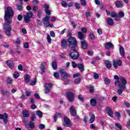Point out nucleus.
Masks as SVG:
<instances>
[{
	"label": "nucleus",
	"mask_w": 130,
	"mask_h": 130,
	"mask_svg": "<svg viewBox=\"0 0 130 130\" xmlns=\"http://www.w3.org/2000/svg\"><path fill=\"white\" fill-rule=\"evenodd\" d=\"M5 22L3 25V27L5 30H12V26L10 25L12 24L13 22V17H14V10L12 8L8 7L6 8L5 11Z\"/></svg>",
	"instance_id": "1"
},
{
	"label": "nucleus",
	"mask_w": 130,
	"mask_h": 130,
	"mask_svg": "<svg viewBox=\"0 0 130 130\" xmlns=\"http://www.w3.org/2000/svg\"><path fill=\"white\" fill-rule=\"evenodd\" d=\"M115 80H117L115 81V85L119 88L117 90L118 95H121L122 92L126 89V84H127V81L124 77H119L117 75H115L114 77Z\"/></svg>",
	"instance_id": "2"
},
{
	"label": "nucleus",
	"mask_w": 130,
	"mask_h": 130,
	"mask_svg": "<svg viewBox=\"0 0 130 130\" xmlns=\"http://www.w3.org/2000/svg\"><path fill=\"white\" fill-rule=\"evenodd\" d=\"M69 56H70L72 59L76 60L78 59V58L80 57V54H79V52L78 51H77V49L73 48L72 49L71 51L69 54Z\"/></svg>",
	"instance_id": "3"
},
{
	"label": "nucleus",
	"mask_w": 130,
	"mask_h": 130,
	"mask_svg": "<svg viewBox=\"0 0 130 130\" xmlns=\"http://www.w3.org/2000/svg\"><path fill=\"white\" fill-rule=\"evenodd\" d=\"M68 42L69 43V46L71 48H75L77 46V40L76 38L74 37H71L67 40Z\"/></svg>",
	"instance_id": "4"
},
{
	"label": "nucleus",
	"mask_w": 130,
	"mask_h": 130,
	"mask_svg": "<svg viewBox=\"0 0 130 130\" xmlns=\"http://www.w3.org/2000/svg\"><path fill=\"white\" fill-rule=\"evenodd\" d=\"M33 16H34L33 12H32L31 11H29L27 12L26 15H25L24 17V20L25 23H29V22L31 21V18H32Z\"/></svg>",
	"instance_id": "5"
},
{
	"label": "nucleus",
	"mask_w": 130,
	"mask_h": 130,
	"mask_svg": "<svg viewBox=\"0 0 130 130\" xmlns=\"http://www.w3.org/2000/svg\"><path fill=\"white\" fill-rule=\"evenodd\" d=\"M66 95L67 97V100L69 102H74L75 100V94L71 92H67L66 93Z\"/></svg>",
	"instance_id": "6"
},
{
	"label": "nucleus",
	"mask_w": 130,
	"mask_h": 130,
	"mask_svg": "<svg viewBox=\"0 0 130 130\" xmlns=\"http://www.w3.org/2000/svg\"><path fill=\"white\" fill-rule=\"evenodd\" d=\"M9 118V115L7 113H4V114H0V119L3 120V122L5 124L8 123V119Z\"/></svg>",
	"instance_id": "7"
},
{
	"label": "nucleus",
	"mask_w": 130,
	"mask_h": 130,
	"mask_svg": "<svg viewBox=\"0 0 130 130\" xmlns=\"http://www.w3.org/2000/svg\"><path fill=\"white\" fill-rule=\"evenodd\" d=\"M113 65L115 69H118V67L122 66V61L121 60H114L113 61Z\"/></svg>",
	"instance_id": "8"
},
{
	"label": "nucleus",
	"mask_w": 130,
	"mask_h": 130,
	"mask_svg": "<svg viewBox=\"0 0 130 130\" xmlns=\"http://www.w3.org/2000/svg\"><path fill=\"white\" fill-rule=\"evenodd\" d=\"M70 113L72 116H76V118H79L78 116H77V112L76 111V109H75V107L71 106L70 108Z\"/></svg>",
	"instance_id": "9"
},
{
	"label": "nucleus",
	"mask_w": 130,
	"mask_h": 130,
	"mask_svg": "<svg viewBox=\"0 0 130 130\" xmlns=\"http://www.w3.org/2000/svg\"><path fill=\"white\" fill-rule=\"evenodd\" d=\"M49 20H50V17L48 15H46V16L43 19V24H44L45 26H47L49 24Z\"/></svg>",
	"instance_id": "10"
},
{
	"label": "nucleus",
	"mask_w": 130,
	"mask_h": 130,
	"mask_svg": "<svg viewBox=\"0 0 130 130\" xmlns=\"http://www.w3.org/2000/svg\"><path fill=\"white\" fill-rule=\"evenodd\" d=\"M64 122L65 124H63V125L66 127H69L71 125V120L68 117H64Z\"/></svg>",
	"instance_id": "11"
},
{
	"label": "nucleus",
	"mask_w": 130,
	"mask_h": 130,
	"mask_svg": "<svg viewBox=\"0 0 130 130\" xmlns=\"http://www.w3.org/2000/svg\"><path fill=\"white\" fill-rule=\"evenodd\" d=\"M6 63L8 67H9V69H10L11 70H13V69H14V66H15L14 61L11 60H8L6 61Z\"/></svg>",
	"instance_id": "12"
},
{
	"label": "nucleus",
	"mask_w": 130,
	"mask_h": 130,
	"mask_svg": "<svg viewBox=\"0 0 130 130\" xmlns=\"http://www.w3.org/2000/svg\"><path fill=\"white\" fill-rule=\"evenodd\" d=\"M106 112L109 116L110 117H113V111L109 108V107H107L106 108Z\"/></svg>",
	"instance_id": "13"
},
{
	"label": "nucleus",
	"mask_w": 130,
	"mask_h": 130,
	"mask_svg": "<svg viewBox=\"0 0 130 130\" xmlns=\"http://www.w3.org/2000/svg\"><path fill=\"white\" fill-rule=\"evenodd\" d=\"M61 46L62 48H63V49H67L68 47V43H67V40H62L61 41Z\"/></svg>",
	"instance_id": "14"
},
{
	"label": "nucleus",
	"mask_w": 130,
	"mask_h": 130,
	"mask_svg": "<svg viewBox=\"0 0 130 130\" xmlns=\"http://www.w3.org/2000/svg\"><path fill=\"white\" fill-rule=\"evenodd\" d=\"M119 53L122 57H124L125 52L124 51V48L121 46L119 47Z\"/></svg>",
	"instance_id": "15"
},
{
	"label": "nucleus",
	"mask_w": 130,
	"mask_h": 130,
	"mask_svg": "<svg viewBox=\"0 0 130 130\" xmlns=\"http://www.w3.org/2000/svg\"><path fill=\"white\" fill-rule=\"evenodd\" d=\"M107 24L109 25V26H112L114 24V22L113 21V19L111 18H108L106 19Z\"/></svg>",
	"instance_id": "16"
},
{
	"label": "nucleus",
	"mask_w": 130,
	"mask_h": 130,
	"mask_svg": "<svg viewBox=\"0 0 130 130\" xmlns=\"http://www.w3.org/2000/svg\"><path fill=\"white\" fill-rule=\"evenodd\" d=\"M81 47L83 49H86L87 48V42L86 40H82L81 41Z\"/></svg>",
	"instance_id": "17"
},
{
	"label": "nucleus",
	"mask_w": 130,
	"mask_h": 130,
	"mask_svg": "<svg viewBox=\"0 0 130 130\" xmlns=\"http://www.w3.org/2000/svg\"><path fill=\"white\" fill-rule=\"evenodd\" d=\"M1 93L3 96H6L7 97H10L11 94H10V91L6 90L5 91L4 90H2Z\"/></svg>",
	"instance_id": "18"
},
{
	"label": "nucleus",
	"mask_w": 130,
	"mask_h": 130,
	"mask_svg": "<svg viewBox=\"0 0 130 130\" xmlns=\"http://www.w3.org/2000/svg\"><path fill=\"white\" fill-rule=\"evenodd\" d=\"M89 116L90 117V123H93V121H95V115L93 114V113L90 112L89 113Z\"/></svg>",
	"instance_id": "19"
},
{
	"label": "nucleus",
	"mask_w": 130,
	"mask_h": 130,
	"mask_svg": "<svg viewBox=\"0 0 130 130\" xmlns=\"http://www.w3.org/2000/svg\"><path fill=\"white\" fill-rule=\"evenodd\" d=\"M115 6L117 8H122V7H123L122 1H116Z\"/></svg>",
	"instance_id": "20"
},
{
	"label": "nucleus",
	"mask_w": 130,
	"mask_h": 130,
	"mask_svg": "<svg viewBox=\"0 0 130 130\" xmlns=\"http://www.w3.org/2000/svg\"><path fill=\"white\" fill-rule=\"evenodd\" d=\"M114 47V45H113L111 42H108L107 44L105 45V48L106 49H109V48H113Z\"/></svg>",
	"instance_id": "21"
},
{
	"label": "nucleus",
	"mask_w": 130,
	"mask_h": 130,
	"mask_svg": "<svg viewBox=\"0 0 130 130\" xmlns=\"http://www.w3.org/2000/svg\"><path fill=\"white\" fill-rule=\"evenodd\" d=\"M22 114L23 115V117H28L30 115L29 111L27 110H23L22 111Z\"/></svg>",
	"instance_id": "22"
},
{
	"label": "nucleus",
	"mask_w": 130,
	"mask_h": 130,
	"mask_svg": "<svg viewBox=\"0 0 130 130\" xmlns=\"http://www.w3.org/2000/svg\"><path fill=\"white\" fill-rule=\"evenodd\" d=\"M77 68H78L79 71L83 73L84 72V65L82 63H78Z\"/></svg>",
	"instance_id": "23"
},
{
	"label": "nucleus",
	"mask_w": 130,
	"mask_h": 130,
	"mask_svg": "<svg viewBox=\"0 0 130 130\" xmlns=\"http://www.w3.org/2000/svg\"><path fill=\"white\" fill-rule=\"evenodd\" d=\"M105 64L106 67L107 69H111V62H110V61H108V60H106L105 61Z\"/></svg>",
	"instance_id": "24"
},
{
	"label": "nucleus",
	"mask_w": 130,
	"mask_h": 130,
	"mask_svg": "<svg viewBox=\"0 0 130 130\" xmlns=\"http://www.w3.org/2000/svg\"><path fill=\"white\" fill-rule=\"evenodd\" d=\"M78 37L79 39H80L81 41V40H84V34H83V32L82 31H79L78 33Z\"/></svg>",
	"instance_id": "25"
},
{
	"label": "nucleus",
	"mask_w": 130,
	"mask_h": 130,
	"mask_svg": "<svg viewBox=\"0 0 130 130\" xmlns=\"http://www.w3.org/2000/svg\"><path fill=\"white\" fill-rule=\"evenodd\" d=\"M29 126L31 129H29V128H28V130H33L32 128L35 127V123L33 122V121H30L29 122Z\"/></svg>",
	"instance_id": "26"
},
{
	"label": "nucleus",
	"mask_w": 130,
	"mask_h": 130,
	"mask_svg": "<svg viewBox=\"0 0 130 130\" xmlns=\"http://www.w3.org/2000/svg\"><path fill=\"white\" fill-rule=\"evenodd\" d=\"M90 104L92 106H95L97 105V101L95 99H92L90 100Z\"/></svg>",
	"instance_id": "27"
},
{
	"label": "nucleus",
	"mask_w": 130,
	"mask_h": 130,
	"mask_svg": "<svg viewBox=\"0 0 130 130\" xmlns=\"http://www.w3.org/2000/svg\"><path fill=\"white\" fill-rule=\"evenodd\" d=\"M115 128L117 130H122V126H121V125H120V124L116 123L115 124Z\"/></svg>",
	"instance_id": "28"
},
{
	"label": "nucleus",
	"mask_w": 130,
	"mask_h": 130,
	"mask_svg": "<svg viewBox=\"0 0 130 130\" xmlns=\"http://www.w3.org/2000/svg\"><path fill=\"white\" fill-rule=\"evenodd\" d=\"M30 79H31V77L30 76V75H26L24 76V81H25L26 83H29Z\"/></svg>",
	"instance_id": "29"
},
{
	"label": "nucleus",
	"mask_w": 130,
	"mask_h": 130,
	"mask_svg": "<svg viewBox=\"0 0 130 130\" xmlns=\"http://www.w3.org/2000/svg\"><path fill=\"white\" fill-rule=\"evenodd\" d=\"M52 67L55 71H56L57 70V63L55 61H53L52 62Z\"/></svg>",
	"instance_id": "30"
},
{
	"label": "nucleus",
	"mask_w": 130,
	"mask_h": 130,
	"mask_svg": "<svg viewBox=\"0 0 130 130\" xmlns=\"http://www.w3.org/2000/svg\"><path fill=\"white\" fill-rule=\"evenodd\" d=\"M53 84L51 83H47L45 84V87L47 89H51L52 88Z\"/></svg>",
	"instance_id": "31"
},
{
	"label": "nucleus",
	"mask_w": 130,
	"mask_h": 130,
	"mask_svg": "<svg viewBox=\"0 0 130 130\" xmlns=\"http://www.w3.org/2000/svg\"><path fill=\"white\" fill-rule=\"evenodd\" d=\"M58 116H61V114L57 113V114L54 115V120L55 122H56V120H57V117H58Z\"/></svg>",
	"instance_id": "32"
},
{
	"label": "nucleus",
	"mask_w": 130,
	"mask_h": 130,
	"mask_svg": "<svg viewBox=\"0 0 130 130\" xmlns=\"http://www.w3.org/2000/svg\"><path fill=\"white\" fill-rule=\"evenodd\" d=\"M19 76H20V74H19V73H18V72L15 71L14 72L13 77H14V79H18V78H19Z\"/></svg>",
	"instance_id": "33"
},
{
	"label": "nucleus",
	"mask_w": 130,
	"mask_h": 130,
	"mask_svg": "<svg viewBox=\"0 0 130 130\" xmlns=\"http://www.w3.org/2000/svg\"><path fill=\"white\" fill-rule=\"evenodd\" d=\"M104 81L105 84H106V85H108V84H110V79L108 78H105Z\"/></svg>",
	"instance_id": "34"
},
{
	"label": "nucleus",
	"mask_w": 130,
	"mask_h": 130,
	"mask_svg": "<svg viewBox=\"0 0 130 130\" xmlns=\"http://www.w3.org/2000/svg\"><path fill=\"white\" fill-rule=\"evenodd\" d=\"M36 114L37 115H38V116L40 117H42L43 115V113H42V112H41V111L38 110L36 112Z\"/></svg>",
	"instance_id": "35"
},
{
	"label": "nucleus",
	"mask_w": 130,
	"mask_h": 130,
	"mask_svg": "<svg viewBox=\"0 0 130 130\" xmlns=\"http://www.w3.org/2000/svg\"><path fill=\"white\" fill-rule=\"evenodd\" d=\"M15 43L16 44H18V45H21V43H22V40L19 38H17Z\"/></svg>",
	"instance_id": "36"
},
{
	"label": "nucleus",
	"mask_w": 130,
	"mask_h": 130,
	"mask_svg": "<svg viewBox=\"0 0 130 130\" xmlns=\"http://www.w3.org/2000/svg\"><path fill=\"white\" fill-rule=\"evenodd\" d=\"M118 16L119 18H123L124 17V12L123 11L119 12Z\"/></svg>",
	"instance_id": "37"
},
{
	"label": "nucleus",
	"mask_w": 130,
	"mask_h": 130,
	"mask_svg": "<svg viewBox=\"0 0 130 130\" xmlns=\"http://www.w3.org/2000/svg\"><path fill=\"white\" fill-rule=\"evenodd\" d=\"M75 84H76V85H78L81 83V79L80 78H78L76 79L74 81Z\"/></svg>",
	"instance_id": "38"
},
{
	"label": "nucleus",
	"mask_w": 130,
	"mask_h": 130,
	"mask_svg": "<svg viewBox=\"0 0 130 130\" xmlns=\"http://www.w3.org/2000/svg\"><path fill=\"white\" fill-rule=\"evenodd\" d=\"M11 31H12V29H7L6 30V34L7 36H9V37H11Z\"/></svg>",
	"instance_id": "39"
},
{
	"label": "nucleus",
	"mask_w": 130,
	"mask_h": 130,
	"mask_svg": "<svg viewBox=\"0 0 130 130\" xmlns=\"http://www.w3.org/2000/svg\"><path fill=\"white\" fill-rule=\"evenodd\" d=\"M67 78H71V74H69L68 73H65L64 76H63V79L64 80L67 79Z\"/></svg>",
	"instance_id": "40"
},
{
	"label": "nucleus",
	"mask_w": 130,
	"mask_h": 130,
	"mask_svg": "<svg viewBox=\"0 0 130 130\" xmlns=\"http://www.w3.org/2000/svg\"><path fill=\"white\" fill-rule=\"evenodd\" d=\"M61 5L62 7H63V8H67L68 7V3L64 1H62L61 3Z\"/></svg>",
	"instance_id": "41"
},
{
	"label": "nucleus",
	"mask_w": 130,
	"mask_h": 130,
	"mask_svg": "<svg viewBox=\"0 0 130 130\" xmlns=\"http://www.w3.org/2000/svg\"><path fill=\"white\" fill-rule=\"evenodd\" d=\"M7 84H12V83H13V80L12 79V78H10V77H8L7 78Z\"/></svg>",
	"instance_id": "42"
},
{
	"label": "nucleus",
	"mask_w": 130,
	"mask_h": 130,
	"mask_svg": "<svg viewBox=\"0 0 130 130\" xmlns=\"http://www.w3.org/2000/svg\"><path fill=\"white\" fill-rule=\"evenodd\" d=\"M117 15V14H116V13L114 11H113L111 13V17L112 18H115V17H116Z\"/></svg>",
	"instance_id": "43"
},
{
	"label": "nucleus",
	"mask_w": 130,
	"mask_h": 130,
	"mask_svg": "<svg viewBox=\"0 0 130 130\" xmlns=\"http://www.w3.org/2000/svg\"><path fill=\"white\" fill-rule=\"evenodd\" d=\"M37 81V79L36 78H35L34 81H32L31 82L30 84V86H34V85H36Z\"/></svg>",
	"instance_id": "44"
},
{
	"label": "nucleus",
	"mask_w": 130,
	"mask_h": 130,
	"mask_svg": "<svg viewBox=\"0 0 130 130\" xmlns=\"http://www.w3.org/2000/svg\"><path fill=\"white\" fill-rule=\"evenodd\" d=\"M53 76L56 79H58L59 78V74H58V73H54Z\"/></svg>",
	"instance_id": "45"
},
{
	"label": "nucleus",
	"mask_w": 130,
	"mask_h": 130,
	"mask_svg": "<svg viewBox=\"0 0 130 130\" xmlns=\"http://www.w3.org/2000/svg\"><path fill=\"white\" fill-rule=\"evenodd\" d=\"M23 47L24 48H29V43L28 42H25L23 44Z\"/></svg>",
	"instance_id": "46"
},
{
	"label": "nucleus",
	"mask_w": 130,
	"mask_h": 130,
	"mask_svg": "<svg viewBox=\"0 0 130 130\" xmlns=\"http://www.w3.org/2000/svg\"><path fill=\"white\" fill-rule=\"evenodd\" d=\"M81 5L82 6H86L87 3H86V0H80Z\"/></svg>",
	"instance_id": "47"
},
{
	"label": "nucleus",
	"mask_w": 130,
	"mask_h": 130,
	"mask_svg": "<svg viewBox=\"0 0 130 130\" xmlns=\"http://www.w3.org/2000/svg\"><path fill=\"white\" fill-rule=\"evenodd\" d=\"M93 78L95 80H98L99 79V75L97 73H94Z\"/></svg>",
	"instance_id": "48"
},
{
	"label": "nucleus",
	"mask_w": 130,
	"mask_h": 130,
	"mask_svg": "<svg viewBox=\"0 0 130 130\" xmlns=\"http://www.w3.org/2000/svg\"><path fill=\"white\" fill-rule=\"evenodd\" d=\"M39 128L40 129H44V128H45V125L43 124H41L39 125Z\"/></svg>",
	"instance_id": "49"
},
{
	"label": "nucleus",
	"mask_w": 130,
	"mask_h": 130,
	"mask_svg": "<svg viewBox=\"0 0 130 130\" xmlns=\"http://www.w3.org/2000/svg\"><path fill=\"white\" fill-rule=\"evenodd\" d=\"M45 13L46 15H48V16H50L51 15V13H50V10L49 9H45Z\"/></svg>",
	"instance_id": "50"
},
{
	"label": "nucleus",
	"mask_w": 130,
	"mask_h": 130,
	"mask_svg": "<svg viewBox=\"0 0 130 130\" xmlns=\"http://www.w3.org/2000/svg\"><path fill=\"white\" fill-rule=\"evenodd\" d=\"M45 67H44V64L43 63L41 64V71L42 72V73H44L45 72Z\"/></svg>",
	"instance_id": "51"
},
{
	"label": "nucleus",
	"mask_w": 130,
	"mask_h": 130,
	"mask_svg": "<svg viewBox=\"0 0 130 130\" xmlns=\"http://www.w3.org/2000/svg\"><path fill=\"white\" fill-rule=\"evenodd\" d=\"M42 14V10H40L38 12V17L39 18H41V14Z\"/></svg>",
	"instance_id": "52"
},
{
	"label": "nucleus",
	"mask_w": 130,
	"mask_h": 130,
	"mask_svg": "<svg viewBox=\"0 0 130 130\" xmlns=\"http://www.w3.org/2000/svg\"><path fill=\"white\" fill-rule=\"evenodd\" d=\"M50 35L51 36V37H55V34L54 33V31L53 30H51L50 32Z\"/></svg>",
	"instance_id": "53"
},
{
	"label": "nucleus",
	"mask_w": 130,
	"mask_h": 130,
	"mask_svg": "<svg viewBox=\"0 0 130 130\" xmlns=\"http://www.w3.org/2000/svg\"><path fill=\"white\" fill-rule=\"evenodd\" d=\"M35 118H36V115L32 114L31 117V121H34L35 120Z\"/></svg>",
	"instance_id": "54"
},
{
	"label": "nucleus",
	"mask_w": 130,
	"mask_h": 130,
	"mask_svg": "<svg viewBox=\"0 0 130 130\" xmlns=\"http://www.w3.org/2000/svg\"><path fill=\"white\" fill-rule=\"evenodd\" d=\"M49 93H50V89L45 88V94H48Z\"/></svg>",
	"instance_id": "55"
},
{
	"label": "nucleus",
	"mask_w": 130,
	"mask_h": 130,
	"mask_svg": "<svg viewBox=\"0 0 130 130\" xmlns=\"http://www.w3.org/2000/svg\"><path fill=\"white\" fill-rule=\"evenodd\" d=\"M72 63V67L74 69H76V68L78 67V64L76 63V62L73 61Z\"/></svg>",
	"instance_id": "56"
},
{
	"label": "nucleus",
	"mask_w": 130,
	"mask_h": 130,
	"mask_svg": "<svg viewBox=\"0 0 130 130\" xmlns=\"http://www.w3.org/2000/svg\"><path fill=\"white\" fill-rule=\"evenodd\" d=\"M89 37L92 40H94V39H95V36H94L93 34H90Z\"/></svg>",
	"instance_id": "57"
},
{
	"label": "nucleus",
	"mask_w": 130,
	"mask_h": 130,
	"mask_svg": "<svg viewBox=\"0 0 130 130\" xmlns=\"http://www.w3.org/2000/svg\"><path fill=\"white\" fill-rule=\"evenodd\" d=\"M47 41L49 43H51V38H50V36L48 35L47 37Z\"/></svg>",
	"instance_id": "58"
},
{
	"label": "nucleus",
	"mask_w": 130,
	"mask_h": 130,
	"mask_svg": "<svg viewBox=\"0 0 130 130\" xmlns=\"http://www.w3.org/2000/svg\"><path fill=\"white\" fill-rule=\"evenodd\" d=\"M80 76H81V74L78 73L73 75V78H78V77H80Z\"/></svg>",
	"instance_id": "59"
},
{
	"label": "nucleus",
	"mask_w": 130,
	"mask_h": 130,
	"mask_svg": "<svg viewBox=\"0 0 130 130\" xmlns=\"http://www.w3.org/2000/svg\"><path fill=\"white\" fill-rule=\"evenodd\" d=\"M32 3L34 5H38L39 1L38 0H33Z\"/></svg>",
	"instance_id": "60"
},
{
	"label": "nucleus",
	"mask_w": 130,
	"mask_h": 130,
	"mask_svg": "<svg viewBox=\"0 0 130 130\" xmlns=\"http://www.w3.org/2000/svg\"><path fill=\"white\" fill-rule=\"evenodd\" d=\"M17 19L18 21H22V20H23V16L21 15H19L18 16Z\"/></svg>",
	"instance_id": "61"
},
{
	"label": "nucleus",
	"mask_w": 130,
	"mask_h": 130,
	"mask_svg": "<svg viewBox=\"0 0 130 130\" xmlns=\"http://www.w3.org/2000/svg\"><path fill=\"white\" fill-rule=\"evenodd\" d=\"M37 23L38 25H39V26H42V22L40 20L37 19Z\"/></svg>",
	"instance_id": "62"
},
{
	"label": "nucleus",
	"mask_w": 130,
	"mask_h": 130,
	"mask_svg": "<svg viewBox=\"0 0 130 130\" xmlns=\"http://www.w3.org/2000/svg\"><path fill=\"white\" fill-rule=\"evenodd\" d=\"M75 5L76 9H80L81 8V6H80V4L78 3H76Z\"/></svg>",
	"instance_id": "63"
},
{
	"label": "nucleus",
	"mask_w": 130,
	"mask_h": 130,
	"mask_svg": "<svg viewBox=\"0 0 130 130\" xmlns=\"http://www.w3.org/2000/svg\"><path fill=\"white\" fill-rule=\"evenodd\" d=\"M18 69L19 71H23V66L22 64L18 65Z\"/></svg>",
	"instance_id": "64"
}]
</instances>
